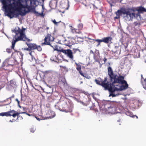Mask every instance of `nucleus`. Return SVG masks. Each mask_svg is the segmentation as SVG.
<instances>
[{
  "label": "nucleus",
  "mask_w": 146,
  "mask_h": 146,
  "mask_svg": "<svg viewBox=\"0 0 146 146\" xmlns=\"http://www.w3.org/2000/svg\"><path fill=\"white\" fill-rule=\"evenodd\" d=\"M44 0H41L42 1ZM41 0H2V8L11 18L17 17L19 15L23 16L33 10L36 15H41L34 9Z\"/></svg>",
  "instance_id": "f257e3e1"
},
{
  "label": "nucleus",
  "mask_w": 146,
  "mask_h": 146,
  "mask_svg": "<svg viewBox=\"0 0 146 146\" xmlns=\"http://www.w3.org/2000/svg\"><path fill=\"white\" fill-rule=\"evenodd\" d=\"M123 78L122 77L116 76L113 79L114 82L113 84H109L108 83H106V79L104 81L100 82L99 81L95 80V81L96 84L101 85L105 88L108 90L110 91L113 92L115 91H121L127 89L128 87V85L125 80L122 81Z\"/></svg>",
  "instance_id": "f03ea898"
},
{
  "label": "nucleus",
  "mask_w": 146,
  "mask_h": 146,
  "mask_svg": "<svg viewBox=\"0 0 146 146\" xmlns=\"http://www.w3.org/2000/svg\"><path fill=\"white\" fill-rule=\"evenodd\" d=\"M135 10L131 9H126L122 7L118 10L116 14L117 16L115 17V19H118L119 18L120 15L123 14V17L125 21H128L132 20L134 18L137 19L138 17H140V15L139 12L136 13H135Z\"/></svg>",
  "instance_id": "7ed1b4c3"
},
{
  "label": "nucleus",
  "mask_w": 146,
  "mask_h": 146,
  "mask_svg": "<svg viewBox=\"0 0 146 146\" xmlns=\"http://www.w3.org/2000/svg\"><path fill=\"white\" fill-rule=\"evenodd\" d=\"M25 29H21L19 27H17L12 30L13 32L15 33L16 35L13 37L12 42V48L14 49L16 42L19 40L30 41V40L26 37L25 35Z\"/></svg>",
  "instance_id": "20e7f679"
},
{
  "label": "nucleus",
  "mask_w": 146,
  "mask_h": 146,
  "mask_svg": "<svg viewBox=\"0 0 146 146\" xmlns=\"http://www.w3.org/2000/svg\"><path fill=\"white\" fill-rule=\"evenodd\" d=\"M44 42L42 44L50 45V42L54 40V38L50 34H47L44 38Z\"/></svg>",
  "instance_id": "39448f33"
},
{
  "label": "nucleus",
  "mask_w": 146,
  "mask_h": 146,
  "mask_svg": "<svg viewBox=\"0 0 146 146\" xmlns=\"http://www.w3.org/2000/svg\"><path fill=\"white\" fill-rule=\"evenodd\" d=\"M62 52L66 55L69 58L72 60L73 59L74 56L73 55V53L70 50H63Z\"/></svg>",
  "instance_id": "423d86ee"
},
{
  "label": "nucleus",
  "mask_w": 146,
  "mask_h": 146,
  "mask_svg": "<svg viewBox=\"0 0 146 146\" xmlns=\"http://www.w3.org/2000/svg\"><path fill=\"white\" fill-rule=\"evenodd\" d=\"M108 74L110 76L111 79V81L112 82V83L111 84H113V83L114 82V80H112L115 77L117 76L118 77H122L123 78V79L122 80V81H124L123 80V77L122 76H115L114 78L113 77V72L111 68V67H110L108 68Z\"/></svg>",
  "instance_id": "0eeeda50"
},
{
  "label": "nucleus",
  "mask_w": 146,
  "mask_h": 146,
  "mask_svg": "<svg viewBox=\"0 0 146 146\" xmlns=\"http://www.w3.org/2000/svg\"><path fill=\"white\" fill-rule=\"evenodd\" d=\"M8 116H12L13 117H15L19 115L18 112H16L14 110L8 111Z\"/></svg>",
  "instance_id": "6e6552de"
},
{
  "label": "nucleus",
  "mask_w": 146,
  "mask_h": 146,
  "mask_svg": "<svg viewBox=\"0 0 146 146\" xmlns=\"http://www.w3.org/2000/svg\"><path fill=\"white\" fill-rule=\"evenodd\" d=\"M28 47L30 48L31 49H36V45L35 44H27Z\"/></svg>",
  "instance_id": "1a4fd4ad"
},
{
  "label": "nucleus",
  "mask_w": 146,
  "mask_h": 146,
  "mask_svg": "<svg viewBox=\"0 0 146 146\" xmlns=\"http://www.w3.org/2000/svg\"><path fill=\"white\" fill-rule=\"evenodd\" d=\"M111 38L110 37H107L104 38V42L106 43H109L111 41Z\"/></svg>",
  "instance_id": "9d476101"
},
{
  "label": "nucleus",
  "mask_w": 146,
  "mask_h": 146,
  "mask_svg": "<svg viewBox=\"0 0 146 146\" xmlns=\"http://www.w3.org/2000/svg\"><path fill=\"white\" fill-rule=\"evenodd\" d=\"M80 63H79L78 64L76 62L75 63L76 66V69L78 71H80L81 70V66L80 65Z\"/></svg>",
  "instance_id": "9b49d317"
},
{
  "label": "nucleus",
  "mask_w": 146,
  "mask_h": 146,
  "mask_svg": "<svg viewBox=\"0 0 146 146\" xmlns=\"http://www.w3.org/2000/svg\"><path fill=\"white\" fill-rule=\"evenodd\" d=\"M137 11L138 12L142 11L146 12V9L142 7H140Z\"/></svg>",
  "instance_id": "f8f14e48"
},
{
  "label": "nucleus",
  "mask_w": 146,
  "mask_h": 146,
  "mask_svg": "<svg viewBox=\"0 0 146 146\" xmlns=\"http://www.w3.org/2000/svg\"><path fill=\"white\" fill-rule=\"evenodd\" d=\"M0 116H8V111L6 112H3L0 113Z\"/></svg>",
  "instance_id": "ddd939ff"
},
{
  "label": "nucleus",
  "mask_w": 146,
  "mask_h": 146,
  "mask_svg": "<svg viewBox=\"0 0 146 146\" xmlns=\"http://www.w3.org/2000/svg\"><path fill=\"white\" fill-rule=\"evenodd\" d=\"M72 32L73 33H77L79 32V30L78 29L74 28H72L71 29Z\"/></svg>",
  "instance_id": "4468645a"
},
{
  "label": "nucleus",
  "mask_w": 146,
  "mask_h": 146,
  "mask_svg": "<svg viewBox=\"0 0 146 146\" xmlns=\"http://www.w3.org/2000/svg\"><path fill=\"white\" fill-rule=\"evenodd\" d=\"M52 22L56 25H57L59 23H60L61 21H60L58 22H57L55 20H54L52 21Z\"/></svg>",
  "instance_id": "2eb2a0df"
},
{
  "label": "nucleus",
  "mask_w": 146,
  "mask_h": 146,
  "mask_svg": "<svg viewBox=\"0 0 146 146\" xmlns=\"http://www.w3.org/2000/svg\"><path fill=\"white\" fill-rule=\"evenodd\" d=\"M36 48L39 51H41L42 50V48L40 46H36Z\"/></svg>",
  "instance_id": "dca6fc26"
},
{
  "label": "nucleus",
  "mask_w": 146,
  "mask_h": 146,
  "mask_svg": "<svg viewBox=\"0 0 146 146\" xmlns=\"http://www.w3.org/2000/svg\"><path fill=\"white\" fill-rule=\"evenodd\" d=\"M138 24V23L137 22H134L133 23V25L134 26H136Z\"/></svg>",
  "instance_id": "f3484780"
},
{
  "label": "nucleus",
  "mask_w": 146,
  "mask_h": 146,
  "mask_svg": "<svg viewBox=\"0 0 146 146\" xmlns=\"http://www.w3.org/2000/svg\"><path fill=\"white\" fill-rule=\"evenodd\" d=\"M141 81H143V80L144 81V82H146V79H143V75H141Z\"/></svg>",
  "instance_id": "a211bd4d"
},
{
  "label": "nucleus",
  "mask_w": 146,
  "mask_h": 146,
  "mask_svg": "<svg viewBox=\"0 0 146 146\" xmlns=\"http://www.w3.org/2000/svg\"><path fill=\"white\" fill-rule=\"evenodd\" d=\"M79 72V73L82 76H84V75L82 73V71L81 70L80 71H78Z\"/></svg>",
  "instance_id": "6ab92c4d"
},
{
  "label": "nucleus",
  "mask_w": 146,
  "mask_h": 146,
  "mask_svg": "<svg viewBox=\"0 0 146 146\" xmlns=\"http://www.w3.org/2000/svg\"><path fill=\"white\" fill-rule=\"evenodd\" d=\"M23 50H27L28 51H30L31 49H29V48H24L23 49Z\"/></svg>",
  "instance_id": "aec40b11"
},
{
  "label": "nucleus",
  "mask_w": 146,
  "mask_h": 146,
  "mask_svg": "<svg viewBox=\"0 0 146 146\" xmlns=\"http://www.w3.org/2000/svg\"><path fill=\"white\" fill-rule=\"evenodd\" d=\"M7 51L9 53H10L11 52V50L9 49H7Z\"/></svg>",
  "instance_id": "412c9836"
},
{
  "label": "nucleus",
  "mask_w": 146,
  "mask_h": 146,
  "mask_svg": "<svg viewBox=\"0 0 146 146\" xmlns=\"http://www.w3.org/2000/svg\"><path fill=\"white\" fill-rule=\"evenodd\" d=\"M33 52H31L29 53V54L31 56H32V59H33Z\"/></svg>",
  "instance_id": "4be33fe9"
},
{
  "label": "nucleus",
  "mask_w": 146,
  "mask_h": 146,
  "mask_svg": "<svg viewBox=\"0 0 146 146\" xmlns=\"http://www.w3.org/2000/svg\"><path fill=\"white\" fill-rule=\"evenodd\" d=\"M4 86L3 84H0V90Z\"/></svg>",
  "instance_id": "5701e85b"
},
{
  "label": "nucleus",
  "mask_w": 146,
  "mask_h": 146,
  "mask_svg": "<svg viewBox=\"0 0 146 146\" xmlns=\"http://www.w3.org/2000/svg\"><path fill=\"white\" fill-rule=\"evenodd\" d=\"M54 48V51H55V50H56L57 51H59V50L58 49V48Z\"/></svg>",
  "instance_id": "b1692460"
},
{
  "label": "nucleus",
  "mask_w": 146,
  "mask_h": 146,
  "mask_svg": "<svg viewBox=\"0 0 146 146\" xmlns=\"http://www.w3.org/2000/svg\"><path fill=\"white\" fill-rule=\"evenodd\" d=\"M98 43L100 42V39H96L95 40Z\"/></svg>",
  "instance_id": "393cba45"
},
{
  "label": "nucleus",
  "mask_w": 146,
  "mask_h": 146,
  "mask_svg": "<svg viewBox=\"0 0 146 146\" xmlns=\"http://www.w3.org/2000/svg\"><path fill=\"white\" fill-rule=\"evenodd\" d=\"M110 96H111L112 97H115V96H116V95H115L114 94H111L110 95Z\"/></svg>",
  "instance_id": "a878e982"
},
{
  "label": "nucleus",
  "mask_w": 146,
  "mask_h": 146,
  "mask_svg": "<svg viewBox=\"0 0 146 146\" xmlns=\"http://www.w3.org/2000/svg\"><path fill=\"white\" fill-rule=\"evenodd\" d=\"M19 113V114H23V113L26 114V113H27L26 112H21Z\"/></svg>",
  "instance_id": "bb28decb"
},
{
  "label": "nucleus",
  "mask_w": 146,
  "mask_h": 146,
  "mask_svg": "<svg viewBox=\"0 0 146 146\" xmlns=\"http://www.w3.org/2000/svg\"><path fill=\"white\" fill-rule=\"evenodd\" d=\"M100 43H101V42H104V38H103L102 39L100 40Z\"/></svg>",
  "instance_id": "cd10ccee"
},
{
  "label": "nucleus",
  "mask_w": 146,
  "mask_h": 146,
  "mask_svg": "<svg viewBox=\"0 0 146 146\" xmlns=\"http://www.w3.org/2000/svg\"><path fill=\"white\" fill-rule=\"evenodd\" d=\"M35 130L34 129H31V131L32 132H34L35 131Z\"/></svg>",
  "instance_id": "c85d7f7f"
},
{
  "label": "nucleus",
  "mask_w": 146,
  "mask_h": 146,
  "mask_svg": "<svg viewBox=\"0 0 146 146\" xmlns=\"http://www.w3.org/2000/svg\"><path fill=\"white\" fill-rule=\"evenodd\" d=\"M107 60V59L105 58H104L103 59V60L105 62Z\"/></svg>",
  "instance_id": "c756f323"
},
{
  "label": "nucleus",
  "mask_w": 146,
  "mask_h": 146,
  "mask_svg": "<svg viewBox=\"0 0 146 146\" xmlns=\"http://www.w3.org/2000/svg\"><path fill=\"white\" fill-rule=\"evenodd\" d=\"M79 26H80V29H81L82 28V24H80Z\"/></svg>",
  "instance_id": "7c9ffc66"
},
{
  "label": "nucleus",
  "mask_w": 146,
  "mask_h": 146,
  "mask_svg": "<svg viewBox=\"0 0 146 146\" xmlns=\"http://www.w3.org/2000/svg\"><path fill=\"white\" fill-rule=\"evenodd\" d=\"M16 100L17 101V102H18V104H19V101L17 99H16Z\"/></svg>",
  "instance_id": "2f4dec72"
},
{
  "label": "nucleus",
  "mask_w": 146,
  "mask_h": 146,
  "mask_svg": "<svg viewBox=\"0 0 146 146\" xmlns=\"http://www.w3.org/2000/svg\"><path fill=\"white\" fill-rule=\"evenodd\" d=\"M26 114L27 115H29V116H31V115H30V114H29L28 113H26Z\"/></svg>",
  "instance_id": "473e14b6"
},
{
  "label": "nucleus",
  "mask_w": 146,
  "mask_h": 146,
  "mask_svg": "<svg viewBox=\"0 0 146 146\" xmlns=\"http://www.w3.org/2000/svg\"><path fill=\"white\" fill-rule=\"evenodd\" d=\"M78 50V49H74V50H75V52L77 50Z\"/></svg>",
  "instance_id": "72a5a7b5"
},
{
  "label": "nucleus",
  "mask_w": 146,
  "mask_h": 146,
  "mask_svg": "<svg viewBox=\"0 0 146 146\" xmlns=\"http://www.w3.org/2000/svg\"><path fill=\"white\" fill-rule=\"evenodd\" d=\"M100 44V43H98V45H97V46H98Z\"/></svg>",
  "instance_id": "f704fd0d"
},
{
  "label": "nucleus",
  "mask_w": 146,
  "mask_h": 146,
  "mask_svg": "<svg viewBox=\"0 0 146 146\" xmlns=\"http://www.w3.org/2000/svg\"><path fill=\"white\" fill-rule=\"evenodd\" d=\"M36 119H37L38 120H39V121L40 120V119H39V118H36Z\"/></svg>",
  "instance_id": "c9c22d12"
},
{
  "label": "nucleus",
  "mask_w": 146,
  "mask_h": 146,
  "mask_svg": "<svg viewBox=\"0 0 146 146\" xmlns=\"http://www.w3.org/2000/svg\"><path fill=\"white\" fill-rule=\"evenodd\" d=\"M130 116L131 117H133L134 116L133 115H130Z\"/></svg>",
  "instance_id": "e433bc0d"
},
{
  "label": "nucleus",
  "mask_w": 146,
  "mask_h": 146,
  "mask_svg": "<svg viewBox=\"0 0 146 146\" xmlns=\"http://www.w3.org/2000/svg\"><path fill=\"white\" fill-rule=\"evenodd\" d=\"M9 121L10 122H13V121H12L11 120H10V121Z\"/></svg>",
  "instance_id": "4c0bfd02"
},
{
  "label": "nucleus",
  "mask_w": 146,
  "mask_h": 146,
  "mask_svg": "<svg viewBox=\"0 0 146 146\" xmlns=\"http://www.w3.org/2000/svg\"><path fill=\"white\" fill-rule=\"evenodd\" d=\"M49 29V28H48V27H47V28H46V29H47H47Z\"/></svg>",
  "instance_id": "58836bf2"
},
{
  "label": "nucleus",
  "mask_w": 146,
  "mask_h": 146,
  "mask_svg": "<svg viewBox=\"0 0 146 146\" xmlns=\"http://www.w3.org/2000/svg\"><path fill=\"white\" fill-rule=\"evenodd\" d=\"M68 9V7L66 8V9Z\"/></svg>",
  "instance_id": "ea45409f"
},
{
  "label": "nucleus",
  "mask_w": 146,
  "mask_h": 146,
  "mask_svg": "<svg viewBox=\"0 0 146 146\" xmlns=\"http://www.w3.org/2000/svg\"><path fill=\"white\" fill-rule=\"evenodd\" d=\"M144 52H146V50H145V51H144Z\"/></svg>",
  "instance_id": "a19ab883"
},
{
  "label": "nucleus",
  "mask_w": 146,
  "mask_h": 146,
  "mask_svg": "<svg viewBox=\"0 0 146 146\" xmlns=\"http://www.w3.org/2000/svg\"><path fill=\"white\" fill-rule=\"evenodd\" d=\"M135 116L136 117H137V118H138V117H137V116Z\"/></svg>",
  "instance_id": "79ce46f5"
},
{
  "label": "nucleus",
  "mask_w": 146,
  "mask_h": 146,
  "mask_svg": "<svg viewBox=\"0 0 146 146\" xmlns=\"http://www.w3.org/2000/svg\"><path fill=\"white\" fill-rule=\"evenodd\" d=\"M47 72H48V71H46V73Z\"/></svg>",
  "instance_id": "37998d69"
},
{
  "label": "nucleus",
  "mask_w": 146,
  "mask_h": 146,
  "mask_svg": "<svg viewBox=\"0 0 146 146\" xmlns=\"http://www.w3.org/2000/svg\"><path fill=\"white\" fill-rule=\"evenodd\" d=\"M19 107L20 108H21V106H19Z\"/></svg>",
  "instance_id": "c03bdc74"
},
{
  "label": "nucleus",
  "mask_w": 146,
  "mask_h": 146,
  "mask_svg": "<svg viewBox=\"0 0 146 146\" xmlns=\"http://www.w3.org/2000/svg\"><path fill=\"white\" fill-rule=\"evenodd\" d=\"M52 46V47H53V46Z\"/></svg>",
  "instance_id": "a18cd8bd"
},
{
  "label": "nucleus",
  "mask_w": 146,
  "mask_h": 146,
  "mask_svg": "<svg viewBox=\"0 0 146 146\" xmlns=\"http://www.w3.org/2000/svg\"><path fill=\"white\" fill-rule=\"evenodd\" d=\"M1 60H0V62H1Z\"/></svg>",
  "instance_id": "49530a36"
}]
</instances>
